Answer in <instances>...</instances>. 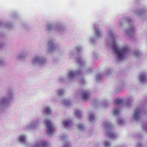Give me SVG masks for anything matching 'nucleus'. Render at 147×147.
<instances>
[{"mask_svg": "<svg viewBox=\"0 0 147 147\" xmlns=\"http://www.w3.org/2000/svg\"><path fill=\"white\" fill-rule=\"evenodd\" d=\"M71 121H66L63 122V125L65 127L68 126L71 124Z\"/></svg>", "mask_w": 147, "mask_h": 147, "instance_id": "7", "label": "nucleus"}, {"mask_svg": "<svg viewBox=\"0 0 147 147\" xmlns=\"http://www.w3.org/2000/svg\"><path fill=\"white\" fill-rule=\"evenodd\" d=\"M79 127L80 128L81 127H80V126H79Z\"/></svg>", "mask_w": 147, "mask_h": 147, "instance_id": "21", "label": "nucleus"}, {"mask_svg": "<svg viewBox=\"0 0 147 147\" xmlns=\"http://www.w3.org/2000/svg\"><path fill=\"white\" fill-rule=\"evenodd\" d=\"M140 78L141 82H143L145 79L144 75H141L140 76Z\"/></svg>", "mask_w": 147, "mask_h": 147, "instance_id": "9", "label": "nucleus"}, {"mask_svg": "<svg viewBox=\"0 0 147 147\" xmlns=\"http://www.w3.org/2000/svg\"><path fill=\"white\" fill-rule=\"evenodd\" d=\"M76 116H79L81 115V112L79 111H76L75 113Z\"/></svg>", "mask_w": 147, "mask_h": 147, "instance_id": "11", "label": "nucleus"}, {"mask_svg": "<svg viewBox=\"0 0 147 147\" xmlns=\"http://www.w3.org/2000/svg\"><path fill=\"white\" fill-rule=\"evenodd\" d=\"M63 91L62 90H60L59 91V92L58 93V94L59 95H60L61 94H62L63 93Z\"/></svg>", "mask_w": 147, "mask_h": 147, "instance_id": "16", "label": "nucleus"}, {"mask_svg": "<svg viewBox=\"0 0 147 147\" xmlns=\"http://www.w3.org/2000/svg\"><path fill=\"white\" fill-rule=\"evenodd\" d=\"M140 112L141 111L140 109H137L135 111L134 116L136 119H138L140 118Z\"/></svg>", "mask_w": 147, "mask_h": 147, "instance_id": "4", "label": "nucleus"}, {"mask_svg": "<svg viewBox=\"0 0 147 147\" xmlns=\"http://www.w3.org/2000/svg\"><path fill=\"white\" fill-rule=\"evenodd\" d=\"M39 60V58L38 57H36L34 59V61H36Z\"/></svg>", "mask_w": 147, "mask_h": 147, "instance_id": "17", "label": "nucleus"}, {"mask_svg": "<svg viewBox=\"0 0 147 147\" xmlns=\"http://www.w3.org/2000/svg\"><path fill=\"white\" fill-rule=\"evenodd\" d=\"M112 49L117 55L120 61L121 60L122 58L124 55L127 51V49L126 48H118L116 43L115 42L113 43Z\"/></svg>", "mask_w": 147, "mask_h": 147, "instance_id": "1", "label": "nucleus"}, {"mask_svg": "<svg viewBox=\"0 0 147 147\" xmlns=\"http://www.w3.org/2000/svg\"><path fill=\"white\" fill-rule=\"evenodd\" d=\"M45 122L47 126L48 133L49 134L52 133L55 130L52 124L50 121L48 120H45Z\"/></svg>", "mask_w": 147, "mask_h": 147, "instance_id": "2", "label": "nucleus"}, {"mask_svg": "<svg viewBox=\"0 0 147 147\" xmlns=\"http://www.w3.org/2000/svg\"><path fill=\"white\" fill-rule=\"evenodd\" d=\"M75 74V73L72 71H70L69 73V75L70 77H72L74 76Z\"/></svg>", "mask_w": 147, "mask_h": 147, "instance_id": "10", "label": "nucleus"}, {"mask_svg": "<svg viewBox=\"0 0 147 147\" xmlns=\"http://www.w3.org/2000/svg\"><path fill=\"white\" fill-rule=\"evenodd\" d=\"M80 126H81V127H82V125H80Z\"/></svg>", "mask_w": 147, "mask_h": 147, "instance_id": "20", "label": "nucleus"}, {"mask_svg": "<svg viewBox=\"0 0 147 147\" xmlns=\"http://www.w3.org/2000/svg\"><path fill=\"white\" fill-rule=\"evenodd\" d=\"M81 96L82 99L84 100L89 98L90 96L89 94L87 93L86 91H84L82 92Z\"/></svg>", "mask_w": 147, "mask_h": 147, "instance_id": "3", "label": "nucleus"}, {"mask_svg": "<svg viewBox=\"0 0 147 147\" xmlns=\"http://www.w3.org/2000/svg\"><path fill=\"white\" fill-rule=\"evenodd\" d=\"M19 140L20 142H24L25 140V136H21L19 137Z\"/></svg>", "mask_w": 147, "mask_h": 147, "instance_id": "6", "label": "nucleus"}, {"mask_svg": "<svg viewBox=\"0 0 147 147\" xmlns=\"http://www.w3.org/2000/svg\"><path fill=\"white\" fill-rule=\"evenodd\" d=\"M96 34L97 36H99L100 34V32L98 30H96L95 31Z\"/></svg>", "mask_w": 147, "mask_h": 147, "instance_id": "15", "label": "nucleus"}, {"mask_svg": "<svg viewBox=\"0 0 147 147\" xmlns=\"http://www.w3.org/2000/svg\"><path fill=\"white\" fill-rule=\"evenodd\" d=\"M89 118L90 120H91L94 119V116L93 115H91Z\"/></svg>", "mask_w": 147, "mask_h": 147, "instance_id": "13", "label": "nucleus"}, {"mask_svg": "<svg viewBox=\"0 0 147 147\" xmlns=\"http://www.w3.org/2000/svg\"><path fill=\"white\" fill-rule=\"evenodd\" d=\"M104 144L105 146H110V143L108 142H105Z\"/></svg>", "mask_w": 147, "mask_h": 147, "instance_id": "14", "label": "nucleus"}, {"mask_svg": "<svg viewBox=\"0 0 147 147\" xmlns=\"http://www.w3.org/2000/svg\"><path fill=\"white\" fill-rule=\"evenodd\" d=\"M119 124H121L123 123V121L122 120H120L119 121Z\"/></svg>", "mask_w": 147, "mask_h": 147, "instance_id": "19", "label": "nucleus"}, {"mask_svg": "<svg viewBox=\"0 0 147 147\" xmlns=\"http://www.w3.org/2000/svg\"><path fill=\"white\" fill-rule=\"evenodd\" d=\"M114 136V134H110L109 135V136L111 138H113Z\"/></svg>", "mask_w": 147, "mask_h": 147, "instance_id": "18", "label": "nucleus"}, {"mask_svg": "<svg viewBox=\"0 0 147 147\" xmlns=\"http://www.w3.org/2000/svg\"><path fill=\"white\" fill-rule=\"evenodd\" d=\"M113 112V113L115 115H117L119 113V111L116 109L114 110Z\"/></svg>", "mask_w": 147, "mask_h": 147, "instance_id": "12", "label": "nucleus"}, {"mask_svg": "<svg viewBox=\"0 0 147 147\" xmlns=\"http://www.w3.org/2000/svg\"><path fill=\"white\" fill-rule=\"evenodd\" d=\"M51 112V111L49 107H47L46 108L44 113L46 114H49Z\"/></svg>", "mask_w": 147, "mask_h": 147, "instance_id": "8", "label": "nucleus"}, {"mask_svg": "<svg viewBox=\"0 0 147 147\" xmlns=\"http://www.w3.org/2000/svg\"><path fill=\"white\" fill-rule=\"evenodd\" d=\"M115 101L117 105L121 104L123 102L122 99L121 98H117L115 100Z\"/></svg>", "mask_w": 147, "mask_h": 147, "instance_id": "5", "label": "nucleus"}]
</instances>
